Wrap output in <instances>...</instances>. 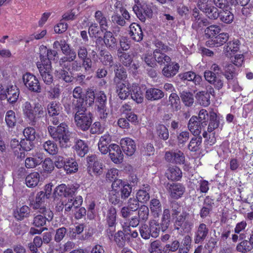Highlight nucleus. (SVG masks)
I'll return each mask as SVG.
<instances>
[{"label":"nucleus","instance_id":"4468645a","mask_svg":"<svg viewBox=\"0 0 253 253\" xmlns=\"http://www.w3.org/2000/svg\"><path fill=\"white\" fill-rule=\"evenodd\" d=\"M82 66L77 61H72L70 72L69 73L64 69H61L57 71V76L60 79L66 83H71L73 81V77L71 73L73 72L78 71L81 70Z\"/></svg>","mask_w":253,"mask_h":253},{"label":"nucleus","instance_id":"cd10ccee","mask_svg":"<svg viewBox=\"0 0 253 253\" xmlns=\"http://www.w3.org/2000/svg\"><path fill=\"white\" fill-rule=\"evenodd\" d=\"M116 92L119 97L122 100H125L130 95L131 86L123 82H118L116 84Z\"/></svg>","mask_w":253,"mask_h":253},{"label":"nucleus","instance_id":"0eeeda50","mask_svg":"<svg viewBox=\"0 0 253 253\" xmlns=\"http://www.w3.org/2000/svg\"><path fill=\"white\" fill-rule=\"evenodd\" d=\"M160 231H162L161 224L155 219L150 220L148 225H142L139 228L140 235L145 240L149 239L150 237H158Z\"/></svg>","mask_w":253,"mask_h":253},{"label":"nucleus","instance_id":"f8f14e48","mask_svg":"<svg viewBox=\"0 0 253 253\" xmlns=\"http://www.w3.org/2000/svg\"><path fill=\"white\" fill-rule=\"evenodd\" d=\"M167 189L171 198L174 200L181 198L185 192V186L180 183H168Z\"/></svg>","mask_w":253,"mask_h":253},{"label":"nucleus","instance_id":"3c124183","mask_svg":"<svg viewBox=\"0 0 253 253\" xmlns=\"http://www.w3.org/2000/svg\"><path fill=\"white\" fill-rule=\"evenodd\" d=\"M60 108L59 102L55 101L50 102L47 106L48 115L49 116H58Z\"/></svg>","mask_w":253,"mask_h":253},{"label":"nucleus","instance_id":"4d7b16f0","mask_svg":"<svg viewBox=\"0 0 253 253\" xmlns=\"http://www.w3.org/2000/svg\"><path fill=\"white\" fill-rule=\"evenodd\" d=\"M44 150L50 155L56 154L58 151V148L56 143L51 140H47L43 144Z\"/></svg>","mask_w":253,"mask_h":253},{"label":"nucleus","instance_id":"f704fd0d","mask_svg":"<svg viewBox=\"0 0 253 253\" xmlns=\"http://www.w3.org/2000/svg\"><path fill=\"white\" fill-rule=\"evenodd\" d=\"M179 77L183 81H192L195 84H199L202 81L201 76L192 71L181 73Z\"/></svg>","mask_w":253,"mask_h":253},{"label":"nucleus","instance_id":"bf43d9fd","mask_svg":"<svg viewBox=\"0 0 253 253\" xmlns=\"http://www.w3.org/2000/svg\"><path fill=\"white\" fill-rule=\"evenodd\" d=\"M42 162V158L38 157H27L25 161V165L27 169L34 168L40 165Z\"/></svg>","mask_w":253,"mask_h":253},{"label":"nucleus","instance_id":"58836bf2","mask_svg":"<svg viewBox=\"0 0 253 253\" xmlns=\"http://www.w3.org/2000/svg\"><path fill=\"white\" fill-rule=\"evenodd\" d=\"M76 152L81 157H84L88 151V147L84 141L78 139L74 146Z\"/></svg>","mask_w":253,"mask_h":253},{"label":"nucleus","instance_id":"a211bd4d","mask_svg":"<svg viewBox=\"0 0 253 253\" xmlns=\"http://www.w3.org/2000/svg\"><path fill=\"white\" fill-rule=\"evenodd\" d=\"M206 81L212 84L216 89L220 90L222 88L224 81L221 77L216 76L215 73L211 71H206L204 73Z\"/></svg>","mask_w":253,"mask_h":253},{"label":"nucleus","instance_id":"c03bdc74","mask_svg":"<svg viewBox=\"0 0 253 253\" xmlns=\"http://www.w3.org/2000/svg\"><path fill=\"white\" fill-rule=\"evenodd\" d=\"M64 169L67 174L75 173L78 170V163L74 159H66Z\"/></svg>","mask_w":253,"mask_h":253},{"label":"nucleus","instance_id":"f3484780","mask_svg":"<svg viewBox=\"0 0 253 253\" xmlns=\"http://www.w3.org/2000/svg\"><path fill=\"white\" fill-rule=\"evenodd\" d=\"M46 195L43 191L38 192L36 196L35 200L31 201L30 206L34 210H38L40 212H43L45 211L50 210L45 207V200Z\"/></svg>","mask_w":253,"mask_h":253},{"label":"nucleus","instance_id":"09e8293b","mask_svg":"<svg viewBox=\"0 0 253 253\" xmlns=\"http://www.w3.org/2000/svg\"><path fill=\"white\" fill-rule=\"evenodd\" d=\"M149 206L153 216L155 217H158L162 211V205L159 200L155 198L151 199Z\"/></svg>","mask_w":253,"mask_h":253},{"label":"nucleus","instance_id":"1a4fd4ad","mask_svg":"<svg viewBox=\"0 0 253 253\" xmlns=\"http://www.w3.org/2000/svg\"><path fill=\"white\" fill-rule=\"evenodd\" d=\"M92 115L86 111L80 113L78 111L75 115V122L78 127L83 131H86L90 127L92 122Z\"/></svg>","mask_w":253,"mask_h":253},{"label":"nucleus","instance_id":"6e6d98bb","mask_svg":"<svg viewBox=\"0 0 253 253\" xmlns=\"http://www.w3.org/2000/svg\"><path fill=\"white\" fill-rule=\"evenodd\" d=\"M61 49L65 56H70V58H72L73 56H77L76 52L70 47L65 40H61Z\"/></svg>","mask_w":253,"mask_h":253},{"label":"nucleus","instance_id":"a19ab883","mask_svg":"<svg viewBox=\"0 0 253 253\" xmlns=\"http://www.w3.org/2000/svg\"><path fill=\"white\" fill-rule=\"evenodd\" d=\"M99 59L105 66H112L113 58L111 54L105 49H102L99 53Z\"/></svg>","mask_w":253,"mask_h":253},{"label":"nucleus","instance_id":"5fc2aeb1","mask_svg":"<svg viewBox=\"0 0 253 253\" xmlns=\"http://www.w3.org/2000/svg\"><path fill=\"white\" fill-rule=\"evenodd\" d=\"M218 18L221 22L230 24L233 21L234 15L228 10H222L220 11Z\"/></svg>","mask_w":253,"mask_h":253},{"label":"nucleus","instance_id":"37998d69","mask_svg":"<svg viewBox=\"0 0 253 253\" xmlns=\"http://www.w3.org/2000/svg\"><path fill=\"white\" fill-rule=\"evenodd\" d=\"M30 209L27 206L24 205L20 208H17L13 212V215L15 218L22 220L24 218L29 216Z\"/></svg>","mask_w":253,"mask_h":253},{"label":"nucleus","instance_id":"5701e85b","mask_svg":"<svg viewBox=\"0 0 253 253\" xmlns=\"http://www.w3.org/2000/svg\"><path fill=\"white\" fill-rule=\"evenodd\" d=\"M165 176L169 180L178 181L180 180L182 178V172L179 167L175 166H170L166 170Z\"/></svg>","mask_w":253,"mask_h":253},{"label":"nucleus","instance_id":"603ef678","mask_svg":"<svg viewBox=\"0 0 253 253\" xmlns=\"http://www.w3.org/2000/svg\"><path fill=\"white\" fill-rule=\"evenodd\" d=\"M109 202L113 205L122 204L124 200L121 198L119 191L116 188H112L109 197Z\"/></svg>","mask_w":253,"mask_h":253},{"label":"nucleus","instance_id":"ea45409f","mask_svg":"<svg viewBox=\"0 0 253 253\" xmlns=\"http://www.w3.org/2000/svg\"><path fill=\"white\" fill-rule=\"evenodd\" d=\"M40 179V175L38 172H33L25 178V183L27 187L33 188L38 185Z\"/></svg>","mask_w":253,"mask_h":253},{"label":"nucleus","instance_id":"7ed1b4c3","mask_svg":"<svg viewBox=\"0 0 253 253\" xmlns=\"http://www.w3.org/2000/svg\"><path fill=\"white\" fill-rule=\"evenodd\" d=\"M209 121L208 111L201 109L198 114V117L193 116L189 120L188 128L194 135H199L202 129L207 126Z\"/></svg>","mask_w":253,"mask_h":253},{"label":"nucleus","instance_id":"c85d7f7f","mask_svg":"<svg viewBox=\"0 0 253 253\" xmlns=\"http://www.w3.org/2000/svg\"><path fill=\"white\" fill-rule=\"evenodd\" d=\"M165 96L164 92L157 88H149L145 91V98L149 101H157L163 98Z\"/></svg>","mask_w":253,"mask_h":253},{"label":"nucleus","instance_id":"052dcab7","mask_svg":"<svg viewBox=\"0 0 253 253\" xmlns=\"http://www.w3.org/2000/svg\"><path fill=\"white\" fill-rule=\"evenodd\" d=\"M76 58L77 56H73V59L70 58V56H63L59 59V64L63 69L70 72L72 61H74Z\"/></svg>","mask_w":253,"mask_h":253},{"label":"nucleus","instance_id":"13d9d810","mask_svg":"<svg viewBox=\"0 0 253 253\" xmlns=\"http://www.w3.org/2000/svg\"><path fill=\"white\" fill-rule=\"evenodd\" d=\"M169 102L171 107L175 111L181 108L180 101L178 95L176 93L172 92L169 97Z\"/></svg>","mask_w":253,"mask_h":253},{"label":"nucleus","instance_id":"bb28decb","mask_svg":"<svg viewBox=\"0 0 253 253\" xmlns=\"http://www.w3.org/2000/svg\"><path fill=\"white\" fill-rule=\"evenodd\" d=\"M129 28V34L131 39L135 42H141L143 38V33L140 25L132 23L130 25Z\"/></svg>","mask_w":253,"mask_h":253},{"label":"nucleus","instance_id":"a18cd8bd","mask_svg":"<svg viewBox=\"0 0 253 253\" xmlns=\"http://www.w3.org/2000/svg\"><path fill=\"white\" fill-rule=\"evenodd\" d=\"M202 142V138L201 136L192 137L188 144V149L193 152L199 151L201 148Z\"/></svg>","mask_w":253,"mask_h":253},{"label":"nucleus","instance_id":"c9c22d12","mask_svg":"<svg viewBox=\"0 0 253 253\" xmlns=\"http://www.w3.org/2000/svg\"><path fill=\"white\" fill-rule=\"evenodd\" d=\"M208 122L209 125L207 130L209 132H211L219 127L220 124L219 118L216 113L213 111L210 112Z\"/></svg>","mask_w":253,"mask_h":253},{"label":"nucleus","instance_id":"e433bc0d","mask_svg":"<svg viewBox=\"0 0 253 253\" xmlns=\"http://www.w3.org/2000/svg\"><path fill=\"white\" fill-rule=\"evenodd\" d=\"M127 15V17L125 18L124 16L118 13L117 10H115L111 16L112 21L113 23L120 26H125L126 21H130V15L128 11Z\"/></svg>","mask_w":253,"mask_h":253},{"label":"nucleus","instance_id":"8fccbe9b","mask_svg":"<svg viewBox=\"0 0 253 253\" xmlns=\"http://www.w3.org/2000/svg\"><path fill=\"white\" fill-rule=\"evenodd\" d=\"M5 121L9 128H13L17 124V118L15 113L13 110H8L6 112L5 116Z\"/></svg>","mask_w":253,"mask_h":253},{"label":"nucleus","instance_id":"0e129e2a","mask_svg":"<svg viewBox=\"0 0 253 253\" xmlns=\"http://www.w3.org/2000/svg\"><path fill=\"white\" fill-rule=\"evenodd\" d=\"M252 249L251 245L247 240L241 241L236 246V250L242 253H246L251 251Z\"/></svg>","mask_w":253,"mask_h":253},{"label":"nucleus","instance_id":"9b49d317","mask_svg":"<svg viewBox=\"0 0 253 253\" xmlns=\"http://www.w3.org/2000/svg\"><path fill=\"white\" fill-rule=\"evenodd\" d=\"M210 234V228L204 223H200L196 226L194 232L193 238L195 244L202 243L206 240Z\"/></svg>","mask_w":253,"mask_h":253},{"label":"nucleus","instance_id":"9d476101","mask_svg":"<svg viewBox=\"0 0 253 253\" xmlns=\"http://www.w3.org/2000/svg\"><path fill=\"white\" fill-rule=\"evenodd\" d=\"M23 81L27 88L32 92L40 93L42 87L38 79L33 74L27 73L23 76Z\"/></svg>","mask_w":253,"mask_h":253},{"label":"nucleus","instance_id":"6e6552de","mask_svg":"<svg viewBox=\"0 0 253 253\" xmlns=\"http://www.w3.org/2000/svg\"><path fill=\"white\" fill-rule=\"evenodd\" d=\"M165 160L169 163L178 165H183V169L189 170L190 164L186 162L185 156L183 152L176 149L167 151L165 154Z\"/></svg>","mask_w":253,"mask_h":253},{"label":"nucleus","instance_id":"473e14b6","mask_svg":"<svg viewBox=\"0 0 253 253\" xmlns=\"http://www.w3.org/2000/svg\"><path fill=\"white\" fill-rule=\"evenodd\" d=\"M94 18L99 24L100 29L102 32L108 29L109 21L104 13L100 10H97L95 12Z\"/></svg>","mask_w":253,"mask_h":253},{"label":"nucleus","instance_id":"f03ea898","mask_svg":"<svg viewBox=\"0 0 253 253\" xmlns=\"http://www.w3.org/2000/svg\"><path fill=\"white\" fill-rule=\"evenodd\" d=\"M22 112L25 120L32 126H35L45 114V111L41 104L36 103L33 105L29 101L23 105Z\"/></svg>","mask_w":253,"mask_h":253},{"label":"nucleus","instance_id":"412c9836","mask_svg":"<svg viewBox=\"0 0 253 253\" xmlns=\"http://www.w3.org/2000/svg\"><path fill=\"white\" fill-rule=\"evenodd\" d=\"M111 160L116 164L122 163L124 159V155L120 146L116 144H110L108 152Z\"/></svg>","mask_w":253,"mask_h":253},{"label":"nucleus","instance_id":"ddd939ff","mask_svg":"<svg viewBox=\"0 0 253 253\" xmlns=\"http://www.w3.org/2000/svg\"><path fill=\"white\" fill-rule=\"evenodd\" d=\"M112 188L117 189L123 200H125L130 196L132 190L130 185L121 179L113 181L112 184Z\"/></svg>","mask_w":253,"mask_h":253},{"label":"nucleus","instance_id":"680f3d73","mask_svg":"<svg viewBox=\"0 0 253 253\" xmlns=\"http://www.w3.org/2000/svg\"><path fill=\"white\" fill-rule=\"evenodd\" d=\"M84 98H74L72 102V108L75 110L76 113L80 111V113L86 111V108L84 107Z\"/></svg>","mask_w":253,"mask_h":253},{"label":"nucleus","instance_id":"6ab92c4d","mask_svg":"<svg viewBox=\"0 0 253 253\" xmlns=\"http://www.w3.org/2000/svg\"><path fill=\"white\" fill-rule=\"evenodd\" d=\"M132 9L137 17L142 22L145 21L146 16L148 18L152 17L153 11L147 5L138 6L136 4H134L132 7Z\"/></svg>","mask_w":253,"mask_h":253},{"label":"nucleus","instance_id":"aec40b11","mask_svg":"<svg viewBox=\"0 0 253 253\" xmlns=\"http://www.w3.org/2000/svg\"><path fill=\"white\" fill-rule=\"evenodd\" d=\"M75 189L68 187L65 184H61L55 188L53 196L54 198L57 197H73L75 196Z\"/></svg>","mask_w":253,"mask_h":253},{"label":"nucleus","instance_id":"79ce46f5","mask_svg":"<svg viewBox=\"0 0 253 253\" xmlns=\"http://www.w3.org/2000/svg\"><path fill=\"white\" fill-rule=\"evenodd\" d=\"M153 53L154 57L156 62L159 63L160 65H166L171 61V58L170 57L164 53L160 52V49H155Z\"/></svg>","mask_w":253,"mask_h":253},{"label":"nucleus","instance_id":"b1692460","mask_svg":"<svg viewBox=\"0 0 253 253\" xmlns=\"http://www.w3.org/2000/svg\"><path fill=\"white\" fill-rule=\"evenodd\" d=\"M43 214L37 215L35 216L33 220V224L36 227H41L45 224L46 221H51L53 217V213L50 210L45 211L41 212Z\"/></svg>","mask_w":253,"mask_h":253},{"label":"nucleus","instance_id":"4be33fe9","mask_svg":"<svg viewBox=\"0 0 253 253\" xmlns=\"http://www.w3.org/2000/svg\"><path fill=\"white\" fill-rule=\"evenodd\" d=\"M120 144L124 152L127 156H132L136 151L134 141L129 137L122 138L120 141Z\"/></svg>","mask_w":253,"mask_h":253},{"label":"nucleus","instance_id":"20e7f679","mask_svg":"<svg viewBox=\"0 0 253 253\" xmlns=\"http://www.w3.org/2000/svg\"><path fill=\"white\" fill-rule=\"evenodd\" d=\"M48 131L51 137L55 141L59 142L61 146L67 145L70 140V134L66 123H62L57 127L49 126Z\"/></svg>","mask_w":253,"mask_h":253},{"label":"nucleus","instance_id":"49530a36","mask_svg":"<svg viewBox=\"0 0 253 253\" xmlns=\"http://www.w3.org/2000/svg\"><path fill=\"white\" fill-rule=\"evenodd\" d=\"M170 212L168 209H165L163 211L161 223L162 231L164 232L167 230L170 224Z\"/></svg>","mask_w":253,"mask_h":253},{"label":"nucleus","instance_id":"423d86ee","mask_svg":"<svg viewBox=\"0 0 253 253\" xmlns=\"http://www.w3.org/2000/svg\"><path fill=\"white\" fill-rule=\"evenodd\" d=\"M104 220L105 232L110 239L113 238L116 231L117 222V211L115 208L110 206L107 211Z\"/></svg>","mask_w":253,"mask_h":253},{"label":"nucleus","instance_id":"f257e3e1","mask_svg":"<svg viewBox=\"0 0 253 253\" xmlns=\"http://www.w3.org/2000/svg\"><path fill=\"white\" fill-rule=\"evenodd\" d=\"M41 48L44 50V52H46V57L41 54L40 61L37 62V66L43 82L47 85H50L53 81L50 60L55 59V57L57 55V52L55 50L48 49L44 46Z\"/></svg>","mask_w":253,"mask_h":253},{"label":"nucleus","instance_id":"2eb2a0df","mask_svg":"<svg viewBox=\"0 0 253 253\" xmlns=\"http://www.w3.org/2000/svg\"><path fill=\"white\" fill-rule=\"evenodd\" d=\"M107 97L103 91H99L96 93L95 100L96 106L97 107L98 112L99 113L100 118L102 119H106L108 114L106 112Z\"/></svg>","mask_w":253,"mask_h":253},{"label":"nucleus","instance_id":"69168bd1","mask_svg":"<svg viewBox=\"0 0 253 253\" xmlns=\"http://www.w3.org/2000/svg\"><path fill=\"white\" fill-rule=\"evenodd\" d=\"M220 27L217 25H212L208 27L205 31V35L208 38H213L220 31Z\"/></svg>","mask_w":253,"mask_h":253},{"label":"nucleus","instance_id":"a878e982","mask_svg":"<svg viewBox=\"0 0 253 253\" xmlns=\"http://www.w3.org/2000/svg\"><path fill=\"white\" fill-rule=\"evenodd\" d=\"M229 38L228 33H221L215 37L213 39L208 41L206 42V45L210 47L220 46L225 43Z\"/></svg>","mask_w":253,"mask_h":253},{"label":"nucleus","instance_id":"72a5a7b5","mask_svg":"<svg viewBox=\"0 0 253 253\" xmlns=\"http://www.w3.org/2000/svg\"><path fill=\"white\" fill-rule=\"evenodd\" d=\"M130 96L132 99L137 103H141L143 102V92L138 84H132L131 85Z\"/></svg>","mask_w":253,"mask_h":253},{"label":"nucleus","instance_id":"338daca9","mask_svg":"<svg viewBox=\"0 0 253 253\" xmlns=\"http://www.w3.org/2000/svg\"><path fill=\"white\" fill-rule=\"evenodd\" d=\"M138 218L142 222H145L148 218L149 209L145 205L141 206L138 209Z\"/></svg>","mask_w":253,"mask_h":253},{"label":"nucleus","instance_id":"2f4dec72","mask_svg":"<svg viewBox=\"0 0 253 253\" xmlns=\"http://www.w3.org/2000/svg\"><path fill=\"white\" fill-rule=\"evenodd\" d=\"M240 45V42L238 40L228 42L223 49V52L225 56L229 57L237 52L239 49Z\"/></svg>","mask_w":253,"mask_h":253},{"label":"nucleus","instance_id":"393cba45","mask_svg":"<svg viewBox=\"0 0 253 253\" xmlns=\"http://www.w3.org/2000/svg\"><path fill=\"white\" fill-rule=\"evenodd\" d=\"M104 33L103 37L101 39L103 40V42L106 47L110 50H114L117 45V40L114 37L113 33L107 30L103 32Z\"/></svg>","mask_w":253,"mask_h":253},{"label":"nucleus","instance_id":"dca6fc26","mask_svg":"<svg viewBox=\"0 0 253 253\" xmlns=\"http://www.w3.org/2000/svg\"><path fill=\"white\" fill-rule=\"evenodd\" d=\"M88 171L94 175H100L103 171V165L97 159L95 155H91L87 158Z\"/></svg>","mask_w":253,"mask_h":253},{"label":"nucleus","instance_id":"864d4df0","mask_svg":"<svg viewBox=\"0 0 253 253\" xmlns=\"http://www.w3.org/2000/svg\"><path fill=\"white\" fill-rule=\"evenodd\" d=\"M113 238L119 248H123L125 247L126 238L123 231L119 230L115 234L114 233L113 238Z\"/></svg>","mask_w":253,"mask_h":253},{"label":"nucleus","instance_id":"e2e57ef3","mask_svg":"<svg viewBox=\"0 0 253 253\" xmlns=\"http://www.w3.org/2000/svg\"><path fill=\"white\" fill-rule=\"evenodd\" d=\"M236 75V69L233 65L230 64L225 67L224 76L228 81L233 79Z\"/></svg>","mask_w":253,"mask_h":253},{"label":"nucleus","instance_id":"774afa93","mask_svg":"<svg viewBox=\"0 0 253 253\" xmlns=\"http://www.w3.org/2000/svg\"><path fill=\"white\" fill-rule=\"evenodd\" d=\"M181 98L185 104L187 106H191L194 102L193 95L189 92L183 91L181 94Z\"/></svg>","mask_w":253,"mask_h":253},{"label":"nucleus","instance_id":"39448f33","mask_svg":"<svg viewBox=\"0 0 253 253\" xmlns=\"http://www.w3.org/2000/svg\"><path fill=\"white\" fill-rule=\"evenodd\" d=\"M189 213L182 211L179 216L174 221V229L182 233L191 232L194 226V220L190 218Z\"/></svg>","mask_w":253,"mask_h":253},{"label":"nucleus","instance_id":"4c0bfd02","mask_svg":"<svg viewBox=\"0 0 253 253\" xmlns=\"http://www.w3.org/2000/svg\"><path fill=\"white\" fill-rule=\"evenodd\" d=\"M6 97L7 101L10 103H13L17 101L19 95V90L16 86L11 85L6 88Z\"/></svg>","mask_w":253,"mask_h":253},{"label":"nucleus","instance_id":"7c9ffc66","mask_svg":"<svg viewBox=\"0 0 253 253\" xmlns=\"http://www.w3.org/2000/svg\"><path fill=\"white\" fill-rule=\"evenodd\" d=\"M179 68L178 63L175 62H170L165 65L162 70V73L165 77L171 78L178 73Z\"/></svg>","mask_w":253,"mask_h":253},{"label":"nucleus","instance_id":"de8ad7c7","mask_svg":"<svg viewBox=\"0 0 253 253\" xmlns=\"http://www.w3.org/2000/svg\"><path fill=\"white\" fill-rule=\"evenodd\" d=\"M117 55L120 61L124 66L126 67L130 66L133 60L132 57L130 54L122 51L120 49H118L117 50Z\"/></svg>","mask_w":253,"mask_h":253},{"label":"nucleus","instance_id":"c756f323","mask_svg":"<svg viewBox=\"0 0 253 253\" xmlns=\"http://www.w3.org/2000/svg\"><path fill=\"white\" fill-rule=\"evenodd\" d=\"M112 137L109 134H104L100 138L98 143V149L102 154H106L109 151Z\"/></svg>","mask_w":253,"mask_h":253}]
</instances>
